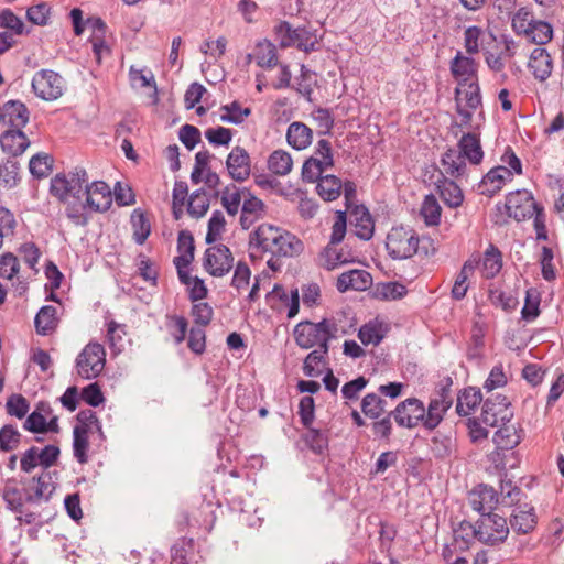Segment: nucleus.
<instances>
[{
    "instance_id": "nucleus-1",
    "label": "nucleus",
    "mask_w": 564,
    "mask_h": 564,
    "mask_svg": "<svg viewBox=\"0 0 564 564\" xmlns=\"http://www.w3.org/2000/svg\"><path fill=\"white\" fill-rule=\"evenodd\" d=\"M256 246L273 257H293L303 250V243L294 235L268 224L260 225L253 234Z\"/></svg>"
},
{
    "instance_id": "nucleus-2",
    "label": "nucleus",
    "mask_w": 564,
    "mask_h": 564,
    "mask_svg": "<svg viewBox=\"0 0 564 564\" xmlns=\"http://www.w3.org/2000/svg\"><path fill=\"white\" fill-rule=\"evenodd\" d=\"M346 334L340 329L334 318H324L321 322H301L294 328V338L296 344L308 349L314 346L329 349L328 341Z\"/></svg>"
},
{
    "instance_id": "nucleus-3",
    "label": "nucleus",
    "mask_w": 564,
    "mask_h": 564,
    "mask_svg": "<svg viewBox=\"0 0 564 564\" xmlns=\"http://www.w3.org/2000/svg\"><path fill=\"white\" fill-rule=\"evenodd\" d=\"M88 182L85 169L75 167L68 174L56 175L51 181V193L62 202L79 199L83 196V188Z\"/></svg>"
},
{
    "instance_id": "nucleus-4",
    "label": "nucleus",
    "mask_w": 564,
    "mask_h": 564,
    "mask_svg": "<svg viewBox=\"0 0 564 564\" xmlns=\"http://www.w3.org/2000/svg\"><path fill=\"white\" fill-rule=\"evenodd\" d=\"M386 248L393 259H409L417 252L419 236L409 227H393L387 235Z\"/></svg>"
},
{
    "instance_id": "nucleus-5",
    "label": "nucleus",
    "mask_w": 564,
    "mask_h": 564,
    "mask_svg": "<svg viewBox=\"0 0 564 564\" xmlns=\"http://www.w3.org/2000/svg\"><path fill=\"white\" fill-rule=\"evenodd\" d=\"M456 111L462 128H474L473 115L481 105L480 89L477 83L460 84L455 89Z\"/></svg>"
},
{
    "instance_id": "nucleus-6",
    "label": "nucleus",
    "mask_w": 564,
    "mask_h": 564,
    "mask_svg": "<svg viewBox=\"0 0 564 564\" xmlns=\"http://www.w3.org/2000/svg\"><path fill=\"white\" fill-rule=\"evenodd\" d=\"M106 365V351L101 344L88 343L76 358L77 373L84 379L98 377Z\"/></svg>"
},
{
    "instance_id": "nucleus-7",
    "label": "nucleus",
    "mask_w": 564,
    "mask_h": 564,
    "mask_svg": "<svg viewBox=\"0 0 564 564\" xmlns=\"http://www.w3.org/2000/svg\"><path fill=\"white\" fill-rule=\"evenodd\" d=\"M477 523V540L488 545L502 543L508 534L509 527L507 520L497 514H484Z\"/></svg>"
},
{
    "instance_id": "nucleus-8",
    "label": "nucleus",
    "mask_w": 564,
    "mask_h": 564,
    "mask_svg": "<svg viewBox=\"0 0 564 564\" xmlns=\"http://www.w3.org/2000/svg\"><path fill=\"white\" fill-rule=\"evenodd\" d=\"M203 267L212 276L223 278L234 268V256L225 245L212 246L204 253Z\"/></svg>"
},
{
    "instance_id": "nucleus-9",
    "label": "nucleus",
    "mask_w": 564,
    "mask_h": 564,
    "mask_svg": "<svg viewBox=\"0 0 564 564\" xmlns=\"http://www.w3.org/2000/svg\"><path fill=\"white\" fill-rule=\"evenodd\" d=\"M32 88L37 97L43 100L52 101L58 99L63 95L65 82L57 73L43 69L34 75L32 79Z\"/></svg>"
},
{
    "instance_id": "nucleus-10",
    "label": "nucleus",
    "mask_w": 564,
    "mask_h": 564,
    "mask_svg": "<svg viewBox=\"0 0 564 564\" xmlns=\"http://www.w3.org/2000/svg\"><path fill=\"white\" fill-rule=\"evenodd\" d=\"M503 208L507 215L517 221L533 217L539 209L532 194L527 189L509 193Z\"/></svg>"
},
{
    "instance_id": "nucleus-11",
    "label": "nucleus",
    "mask_w": 564,
    "mask_h": 564,
    "mask_svg": "<svg viewBox=\"0 0 564 564\" xmlns=\"http://www.w3.org/2000/svg\"><path fill=\"white\" fill-rule=\"evenodd\" d=\"M275 33L281 47L297 45L304 52L315 50V36L305 28L292 29L288 22H281L275 26Z\"/></svg>"
},
{
    "instance_id": "nucleus-12",
    "label": "nucleus",
    "mask_w": 564,
    "mask_h": 564,
    "mask_svg": "<svg viewBox=\"0 0 564 564\" xmlns=\"http://www.w3.org/2000/svg\"><path fill=\"white\" fill-rule=\"evenodd\" d=\"M509 405L507 398L500 394L487 399L480 414L481 422L489 426H497L501 422L511 420L512 411Z\"/></svg>"
},
{
    "instance_id": "nucleus-13",
    "label": "nucleus",
    "mask_w": 564,
    "mask_h": 564,
    "mask_svg": "<svg viewBox=\"0 0 564 564\" xmlns=\"http://www.w3.org/2000/svg\"><path fill=\"white\" fill-rule=\"evenodd\" d=\"M390 415L398 425L411 429L421 421L424 423V405L419 399L410 398L401 402Z\"/></svg>"
},
{
    "instance_id": "nucleus-14",
    "label": "nucleus",
    "mask_w": 564,
    "mask_h": 564,
    "mask_svg": "<svg viewBox=\"0 0 564 564\" xmlns=\"http://www.w3.org/2000/svg\"><path fill=\"white\" fill-rule=\"evenodd\" d=\"M85 202L93 212H106L112 203V194L108 184L96 181L85 185Z\"/></svg>"
},
{
    "instance_id": "nucleus-15",
    "label": "nucleus",
    "mask_w": 564,
    "mask_h": 564,
    "mask_svg": "<svg viewBox=\"0 0 564 564\" xmlns=\"http://www.w3.org/2000/svg\"><path fill=\"white\" fill-rule=\"evenodd\" d=\"M226 167L234 181L243 182L248 180L251 174V160L247 150L239 145L232 148L227 156Z\"/></svg>"
},
{
    "instance_id": "nucleus-16",
    "label": "nucleus",
    "mask_w": 564,
    "mask_h": 564,
    "mask_svg": "<svg viewBox=\"0 0 564 564\" xmlns=\"http://www.w3.org/2000/svg\"><path fill=\"white\" fill-rule=\"evenodd\" d=\"M512 178L513 173L507 166L492 167L479 182L478 192L487 197H492Z\"/></svg>"
},
{
    "instance_id": "nucleus-17",
    "label": "nucleus",
    "mask_w": 564,
    "mask_h": 564,
    "mask_svg": "<svg viewBox=\"0 0 564 564\" xmlns=\"http://www.w3.org/2000/svg\"><path fill=\"white\" fill-rule=\"evenodd\" d=\"M453 399L448 388H442L437 395L431 400L427 411L424 410V426L435 429L443 420L444 413L451 408Z\"/></svg>"
},
{
    "instance_id": "nucleus-18",
    "label": "nucleus",
    "mask_w": 564,
    "mask_h": 564,
    "mask_svg": "<svg viewBox=\"0 0 564 564\" xmlns=\"http://www.w3.org/2000/svg\"><path fill=\"white\" fill-rule=\"evenodd\" d=\"M469 503L471 508L484 514H491L498 503V496L492 487L480 485L469 494Z\"/></svg>"
},
{
    "instance_id": "nucleus-19",
    "label": "nucleus",
    "mask_w": 564,
    "mask_h": 564,
    "mask_svg": "<svg viewBox=\"0 0 564 564\" xmlns=\"http://www.w3.org/2000/svg\"><path fill=\"white\" fill-rule=\"evenodd\" d=\"M54 491L48 474H42L37 478H32L25 488V500L30 503H40L47 501Z\"/></svg>"
},
{
    "instance_id": "nucleus-20",
    "label": "nucleus",
    "mask_w": 564,
    "mask_h": 564,
    "mask_svg": "<svg viewBox=\"0 0 564 564\" xmlns=\"http://www.w3.org/2000/svg\"><path fill=\"white\" fill-rule=\"evenodd\" d=\"M355 234L362 240H369L373 236L375 223L369 210L362 205H356L349 215Z\"/></svg>"
},
{
    "instance_id": "nucleus-21",
    "label": "nucleus",
    "mask_w": 564,
    "mask_h": 564,
    "mask_svg": "<svg viewBox=\"0 0 564 564\" xmlns=\"http://www.w3.org/2000/svg\"><path fill=\"white\" fill-rule=\"evenodd\" d=\"M352 261L354 254L350 251L346 250L344 247L337 248V245L329 242L318 257L319 265L328 271Z\"/></svg>"
},
{
    "instance_id": "nucleus-22",
    "label": "nucleus",
    "mask_w": 564,
    "mask_h": 564,
    "mask_svg": "<svg viewBox=\"0 0 564 564\" xmlns=\"http://www.w3.org/2000/svg\"><path fill=\"white\" fill-rule=\"evenodd\" d=\"M372 278L365 270H350L340 274L337 279L336 288L339 292L352 290H366L371 285Z\"/></svg>"
},
{
    "instance_id": "nucleus-23",
    "label": "nucleus",
    "mask_w": 564,
    "mask_h": 564,
    "mask_svg": "<svg viewBox=\"0 0 564 564\" xmlns=\"http://www.w3.org/2000/svg\"><path fill=\"white\" fill-rule=\"evenodd\" d=\"M459 153L470 164L478 165L484 159V151L480 144L479 135L475 132L464 133L458 141Z\"/></svg>"
},
{
    "instance_id": "nucleus-24",
    "label": "nucleus",
    "mask_w": 564,
    "mask_h": 564,
    "mask_svg": "<svg viewBox=\"0 0 564 564\" xmlns=\"http://www.w3.org/2000/svg\"><path fill=\"white\" fill-rule=\"evenodd\" d=\"M521 430L509 421L501 422V426L494 434L492 441L499 449H512L521 442Z\"/></svg>"
},
{
    "instance_id": "nucleus-25",
    "label": "nucleus",
    "mask_w": 564,
    "mask_h": 564,
    "mask_svg": "<svg viewBox=\"0 0 564 564\" xmlns=\"http://www.w3.org/2000/svg\"><path fill=\"white\" fill-rule=\"evenodd\" d=\"M536 524V516L532 507L520 506L514 509L511 518L510 525L512 530L519 534H528Z\"/></svg>"
},
{
    "instance_id": "nucleus-26",
    "label": "nucleus",
    "mask_w": 564,
    "mask_h": 564,
    "mask_svg": "<svg viewBox=\"0 0 564 564\" xmlns=\"http://www.w3.org/2000/svg\"><path fill=\"white\" fill-rule=\"evenodd\" d=\"M529 69L541 82L550 77L552 73V58L544 48H534L529 61Z\"/></svg>"
},
{
    "instance_id": "nucleus-27",
    "label": "nucleus",
    "mask_w": 564,
    "mask_h": 564,
    "mask_svg": "<svg viewBox=\"0 0 564 564\" xmlns=\"http://www.w3.org/2000/svg\"><path fill=\"white\" fill-rule=\"evenodd\" d=\"M441 164L444 174L452 178H459L467 173L464 156L455 149H448L442 156Z\"/></svg>"
},
{
    "instance_id": "nucleus-28",
    "label": "nucleus",
    "mask_w": 564,
    "mask_h": 564,
    "mask_svg": "<svg viewBox=\"0 0 564 564\" xmlns=\"http://www.w3.org/2000/svg\"><path fill=\"white\" fill-rule=\"evenodd\" d=\"M0 144L4 152L17 156L26 150L30 141L21 130L12 129L1 134Z\"/></svg>"
},
{
    "instance_id": "nucleus-29",
    "label": "nucleus",
    "mask_w": 564,
    "mask_h": 564,
    "mask_svg": "<svg viewBox=\"0 0 564 564\" xmlns=\"http://www.w3.org/2000/svg\"><path fill=\"white\" fill-rule=\"evenodd\" d=\"M288 143L295 150L308 148L313 140V131L303 122H292L286 131Z\"/></svg>"
},
{
    "instance_id": "nucleus-30",
    "label": "nucleus",
    "mask_w": 564,
    "mask_h": 564,
    "mask_svg": "<svg viewBox=\"0 0 564 564\" xmlns=\"http://www.w3.org/2000/svg\"><path fill=\"white\" fill-rule=\"evenodd\" d=\"M451 70L460 84L476 83L474 79L476 72V64L471 57L463 56L458 53L451 64Z\"/></svg>"
},
{
    "instance_id": "nucleus-31",
    "label": "nucleus",
    "mask_w": 564,
    "mask_h": 564,
    "mask_svg": "<svg viewBox=\"0 0 564 564\" xmlns=\"http://www.w3.org/2000/svg\"><path fill=\"white\" fill-rule=\"evenodd\" d=\"M437 191L443 202L452 207L456 208L462 205L464 195L460 187L452 180L447 178L442 173V178L436 182Z\"/></svg>"
},
{
    "instance_id": "nucleus-32",
    "label": "nucleus",
    "mask_w": 564,
    "mask_h": 564,
    "mask_svg": "<svg viewBox=\"0 0 564 564\" xmlns=\"http://www.w3.org/2000/svg\"><path fill=\"white\" fill-rule=\"evenodd\" d=\"M1 117L8 119V123L15 130H21L29 121V111L24 104L10 100L4 104Z\"/></svg>"
},
{
    "instance_id": "nucleus-33",
    "label": "nucleus",
    "mask_w": 564,
    "mask_h": 564,
    "mask_svg": "<svg viewBox=\"0 0 564 564\" xmlns=\"http://www.w3.org/2000/svg\"><path fill=\"white\" fill-rule=\"evenodd\" d=\"M1 496L8 509L14 512H22L24 502H26L25 492H23L14 479L7 480L1 490Z\"/></svg>"
},
{
    "instance_id": "nucleus-34",
    "label": "nucleus",
    "mask_w": 564,
    "mask_h": 564,
    "mask_svg": "<svg viewBox=\"0 0 564 564\" xmlns=\"http://www.w3.org/2000/svg\"><path fill=\"white\" fill-rule=\"evenodd\" d=\"M254 59L259 67L268 69L275 67L279 64L275 45L268 40L258 42L254 48Z\"/></svg>"
},
{
    "instance_id": "nucleus-35",
    "label": "nucleus",
    "mask_w": 564,
    "mask_h": 564,
    "mask_svg": "<svg viewBox=\"0 0 564 564\" xmlns=\"http://www.w3.org/2000/svg\"><path fill=\"white\" fill-rule=\"evenodd\" d=\"M343 188L341 181L335 175H323L317 181V194L326 202L335 200L339 197Z\"/></svg>"
},
{
    "instance_id": "nucleus-36",
    "label": "nucleus",
    "mask_w": 564,
    "mask_h": 564,
    "mask_svg": "<svg viewBox=\"0 0 564 564\" xmlns=\"http://www.w3.org/2000/svg\"><path fill=\"white\" fill-rule=\"evenodd\" d=\"M56 313V307L53 305H45L39 311L34 319L37 334L47 335L56 328L58 323Z\"/></svg>"
},
{
    "instance_id": "nucleus-37",
    "label": "nucleus",
    "mask_w": 564,
    "mask_h": 564,
    "mask_svg": "<svg viewBox=\"0 0 564 564\" xmlns=\"http://www.w3.org/2000/svg\"><path fill=\"white\" fill-rule=\"evenodd\" d=\"M482 401L480 390L475 388L465 389L457 398L456 412L462 416L469 415Z\"/></svg>"
},
{
    "instance_id": "nucleus-38",
    "label": "nucleus",
    "mask_w": 564,
    "mask_h": 564,
    "mask_svg": "<svg viewBox=\"0 0 564 564\" xmlns=\"http://www.w3.org/2000/svg\"><path fill=\"white\" fill-rule=\"evenodd\" d=\"M478 263H479V261L476 259L467 260L464 263L463 268L460 269V272L458 273V275L455 280L453 289H452V296L455 300H462L465 297L467 290H468L467 280H468L469 275L473 274V272H474L475 268L478 265Z\"/></svg>"
},
{
    "instance_id": "nucleus-39",
    "label": "nucleus",
    "mask_w": 564,
    "mask_h": 564,
    "mask_svg": "<svg viewBox=\"0 0 564 564\" xmlns=\"http://www.w3.org/2000/svg\"><path fill=\"white\" fill-rule=\"evenodd\" d=\"M502 268L501 252L494 246H490L481 261V272L486 279L496 276Z\"/></svg>"
},
{
    "instance_id": "nucleus-40",
    "label": "nucleus",
    "mask_w": 564,
    "mask_h": 564,
    "mask_svg": "<svg viewBox=\"0 0 564 564\" xmlns=\"http://www.w3.org/2000/svg\"><path fill=\"white\" fill-rule=\"evenodd\" d=\"M194 238L189 231L182 230L177 238V251L180 256L174 260H178L182 265H189L194 260Z\"/></svg>"
},
{
    "instance_id": "nucleus-41",
    "label": "nucleus",
    "mask_w": 564,
    "mask_h": 564,
    "mask_svg": "<svg viewBox=\"0 0 564 564\" xmlns=\"http://www.w3.org/2000/svg\"><path fill=\"white\" fill-rule=\"evenodd\" d=\"M292 158L290 153L284 150L273 151L268 159V169L276 175L284 176L289 174L292 170Z\"/></svg>"
},
{
    "instance_id": "nucleus-42",
    "label": "nucleus",
    "mask_w": 564,
    "mask_h": 564,
    "mask_svg": "<svg viewBox=\"0 0 564 564\" xmlns=\"http://www.w3.org/2000/svg\"><path fill=\"white\" fill-rule=\"evenodd\" d=\"M473 539H477V523L474 525L468 521H462L454 530L453 545L455 549L466 550Z\"/></svg>"
},
{
    "instance_id": "nucleus-43",
    "label": "nucleus",
    "mask_w": 564,
    "mask_h": 564,
    "mask_svg": "<svg viewBox=\"0 0 564 564\" xmlns=\"http://www.w3.org/2000/svg\"><path fill=\"white\" fill-rule=\"evenodd\" d=\"M247 189L240 191L235 185L226 186L221 193V204L231 216H235L243 200L245 193Z\"/></svg>"
},
{
    "instance_id": "nucleus-44",
    "label": "nucleus",
    "mask_w": 564,
    "mask_h": 564,
    "mask_svg": "<svg viewBox=\"0 0 564 564\" xmlns=\"http://www.w3.org/2000/svg\"><path fill=\"white\" fill-rule=\"evenodd\" d=\"M219 111V120L232 124H240L251 113L250 108H242L237 101L220 107Z\"/></svg>"
},
{
    "instance_id": "nucleus-45",
    "label": "nucleus",
    "mask_w": 564,
    "mask_h": 564,
    "mask_svg": "<svg viewBox=\"0 0 564 564\" xmlns=\"http://www.w3.org/2000/svg\"><path fill=\"white\" fill-rule=\"evenodd\" d=\"M50 413V406L47 404L41 403L33 411L24 422V427L33 433H43L47 432L46 425V414Z\"/></svg>"
},
{
    "instance_id": "nucleus-46",
    "label": "nucleus",
    "mask_w": 564,
    "mask_h": 564,
    "mask_svg": "<svg viewBox=\"0 0 564 564\" xmlns=\"http://www.w3.org/2000/svg\"><path fill=\"white\" fill-rule=\"evenodd\" d=\"M131 224L133 228V238L138 245H143L151 232V226L145 215L134 209L131 215Z\"/></svg>"
},
{
    "instance_id": "nucleus-47",
    "label": "nucleus",
    "mask_w": 564,
    "mask_h": 564,
    "mask_svg": "<svg viewBox=\"0 0 564 564\" xmlns=\"http://www.w3.org/2000/svg\"><path fill=\"white\" fill-rule=\"evenodd\" d=\"M88 431L85 426H75L74 427V442L73 449L74 456L80 464H85L87 462V451H88Z\"/></svg>"
},
{
    "instance_id": "nucleus-48",
    "label": "nucleus",
    "mask_w": 564,
    "mask_h": 564,
    "mask_svg": "<svg viewBox=\"0 0 564 564\" xmlns=\"http://www.w3.org/2000/svg\"><path fill=\"white\" fill-rule=\"evenodd\" d=\"M442 208L433 195H426L422 206L421 216L427 226H434L440 223Z\"/></svg>"
},
{
    "instance_id": "nucleus-49",
    "label": "nucleus",
    "mask_w": 564,
    "mask_h": 564,
    "mask_svg": "<svg viewBox=\"0 0 564 564\" xmlns=\"http://www.w3.org/2000/svg\"><path fill=\"white\" fill-rule=\"evenodd\" d=\"M406 294V288L398 282L380 283L376 286L375 295L379 300L395 301Z\"/></svg>"
},
{
    "instance_id": "nucleus-50",
    "label": "nucleus",
    "mask_w": 564,
    "mask_h": 564,
    "mask_svg": "<svg viewBox=\"0 0 564 564\" xmlns=\"http://www.w3.org/2000/svg\"><path fill=\"white\" fill-rule=\"evenodd\" d=\"M387 401L375 393H368L361 401L364 414L370 419H378L383 412Z\"/></svg>"
},
{
    "instance_id": "nucleus-51",
    "label": "nucleus",
    "mask_w": 564,
    "mask_h": 564,
    "mask_svg": "<svg viewBox=\"0 0 564 564\" xmlns=\"http://www.w3.org/2000/svg\"><path fill=\"white\" fill-rule=\"evenodd\" d=\"M328 349L317 348L311 351L304 360L303 370L307 377H317L321 371L317 369L319 364L324 362Z\"/></svg>"
},
{
    "instance_id": "nucleus-52",
    "label": "nucleus",
    "mask_w": 564,
    "mask_h": 564,
    "mask_svg": "<svg viewBox=\"0 0 564 564\" xmlns=\"http://www.w3.org/2000/svg\"><path fill=\"white\" fill-rule=\"evenodd\" d=\"M489 297L495 306H499L506 312L513 311L518 305V299L510 291L490 290Z\"/></svg>"
},
{
    "instance_id": "nucleus-53",
    "label": "nucleus",
    "mask_w": 564,
    "mask_h": 564,
    "mask_svg": "<svg viewBox=\"0 0 564 564\" xmlns=\"http://www.w3.org/2000/svg\"><path fill=\"white\" fill-rule=\"evenodd\" d=\"M358 337L364 345H378L382 338V328L377 323H367L360 327Z\"/></svg>"
},
{
    "instance_id": "nucleus-54",
    "label": "nucleus",
    "mask_w": 564,
    "mask_h": 564,
    "mask_svg": "<svg viewBox=\"0 0 564 564\" xmlns=\"http://www.w3.org/2000/svg\"><path fill=\"white\" fill-rule=\"evenodd\" d=\"M307 432L304 435V441L306 445L317 454H321L328 447V437L327 435L316 429L307 427Z\"/></svg>"
},
{
    "instance_id": "nucleus-55",
    "label": "nucleus",
    "mask_w": 564,
    "mask_h": 564,
    "mask_svg": "<svg viewBox=\"0 0 564 564\" xmlns=\"http://www.w3.org/2000/svg\"><path fill=\"white\" fill-rule=\"evenodd\" d=\"M15 227L14 215L8 208L0 206V249L4 239L13 236Z\"/></svg>"
},
{
    "instance_id": "nucleus-56",
    "label": "nucleus",
    "mask_w": 564,
    "mask_h": 564,
    "mask_svg": "<svg viewBox=\"0 0 564 564\" xmlns=\"http://www.w3.org/2000/svg\"><path fill=\"white\" fill-rule=\"evenodd\" d=\"M208 207L209 200L204 191H196L191 195L187 210L192 216L196 218L204 216Z\"/></svg>"
},
{
    "instance_id": "nucleus-57",
    "label": "nucleus",
    "mask_w": 564,
    "mask_h": 564,
    "mask_svg": "<svg viewBox=\"0 0 564 564\" xmlns=\"http://www.w3.org/2000/svg\"><path fill=\"white\" fill-rule=\"evenodd\" d=\"M553 37V28L545 21H539L533 30L528 33V41L542 45L550 42Z\"/></svg>"
},
{
    "instance_id": "nucleus-58",
    "label": "nucleus",
    "mask_w": 564,
    "mask_h": 564,
    "mask_svg": "<svg viewBox=\"0 0 564 564\" xmlns=\"http://www.w3.org/2000/svg\"><path fill=\"white\" fill-rule=\"evenodd\" d=\"M68 204L66 209V215L75 225H85L87 223V217L85 215V209L88 208L85 200L79 199H69V202H65Z\"/></svg>"
},
{
    "instance_id": "nucleus-59",
    "label": "nucleus",
    "mask_w": 564,
    "mask_h": 564,
    "mask_svg": "<svg viewBox=\"0 0 564 564\" xmlns=\"http://www.w3.org/2000/svg\"><path fill=\"white\" fill-rule=\"evenodd\" d=\"M20 270L18 258L11 253H3L0 258V276L2 279L12 280Z\"/></svg>"
},
{
    "instance_id": "nucleus-60",
    "label": "nucleus",
    "mask_w": 564,
    "mask_h": 564,
    "mask_svg": "<svg viewBox=\"0 0 564 564\" xmlns=\"http://www.w3.org/2000/svg\"><path fill=\"white\" fill-rule=\"evenodd\" d=\"M21 434L11 425L0 430V451L9 452L18 447Z\"/></svg>"
},
{
    "instance_id": "nucleus-61",
    "label": "nucleus",
    "mask_w": 564,
    "mask_h": 564,
    "mask_svg": "<svg viewBox=\"0 0 564 564\" xmlns=\"http://www.w3.org/2000/svg\"><path fill=\"white\" fill-rule=\"evenodd\" d=\"M19 175V165L13 160H7L0 164V181L1 183L11 188L15 186Z\"/></svg>"
},
{
    "instance_id": "nucleus-62",
    "label": "nucleus",
    "mask_w": 564,
    "mask_h": 564,
    "mask_svg": "<svg viewBox=\"0 0 564 564\" xmlns=\"http://www.w3.org/2000/svg\"><path fill=\"white\" fill-rule=\"evenodd\" d=\"M123 335H126L124 325L118 324L115 321L108 324V344L117 352H120L123 348Z\"/></svg>"
},
{
    "instance_id": "nucleus-63",
    "label": "nucleus",
    "mask_w": 564,
    "mask_h": 564,
    "mask_svg": "<svg viewBox=\"0 0 564 564\" xmlns=\"http://www.w3.org/2000/svg\"><path fill=\"white\" fill-rule=\"evenodd\" d=\"M325 171H327V169L324 167L319 161L310 158L303 164L302 177L310 183L317 182Z\"/></svg>"
},
{
    "instance_id": "nucleus-64",
    "label": "nucleus",
    "mask_w": 564,
    "mask_h": 564,
    "mask_svg": "<svg viewBox=\"0 0 564 564\" xmlns=\"http://www.w3.org/2000/svg\"><path fill=\"white\" fill-rule=\"evenodd\" d=\"M50 13V6L45 2H41L28 9L26 18L36 25H46L48 23Z\"/></svg>"
}]
</instances>
